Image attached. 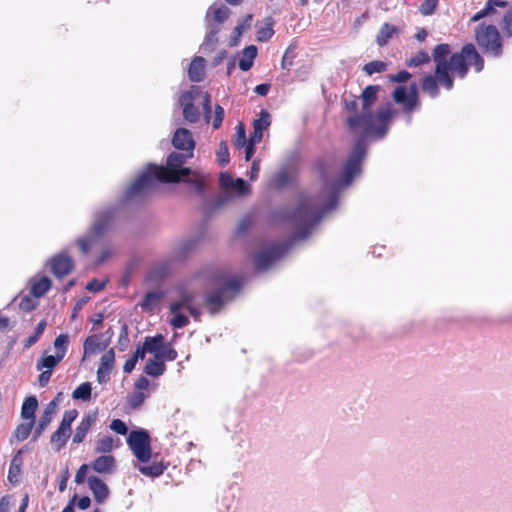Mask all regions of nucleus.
Instances as JSON below:
<instances>
[{"instance_id":"c85d7f7f","label":"nucleus","mask_w":512,"mask_h":512,"mask_svg":"<svg viewBox=\"0 0 512 512\" xmlns=\"http://www.w3.org/2000/svg\"><path fill=\"white\" fill-rule=\"evenodd\" d=\"M380 90H381L380 85L366 86L360 95L362 108L371 109L377 100V96H378V93Z\"/></svg>"},{"instance_id":"ea45409f","label":"nucleus","mask_w":512,"mask_h":512,"mask_svg":"<svg viewBox=\"0 0 512 512\" xmlns=\"http://www.w3.org/2000/svg\"><path fill=\"white\" fill-rule=\"evenodd\" d=\"M396 32L397 28L395 26L384 23L376 36V43L380 47L385 46Z\"/></svg>"},{"instance_id":"4be33fe9","label":"nucleus","mask_w":512,"mask_h":512,"mask_svg":"<svg viewBox=\"0 0 512 512\" xmlns=\"http://www.w3.org/2000/svg\"><path fill=\"white\" fill-rule=\"evenodd\" d=\"M180 182H184V183L191 185L195 189V192L198 195H202L205 192V189H206L205 177L197 171H193L191 169L190 173L181 174Z\"/></svg>"},{"instance_id":"69168bd1","label":"nucleus","mask_w":512,"mask_h":512,"mask_svg":"<svg viewBox=\"0 0 512 512\" xmlns=\"http://www.w3.org/2000/svg\"><path fill=\"white\" fill-rule=\"evenodd\" d=\"M438 5V0H424L420 5L419 11L424 16H429L434 13Z\"/></svg>"},{"instance_id":"f03ea898","label":"nucleus","mask_w":512,"mask_h":512,"mask_svg":"<svg viewBox=\"0 0 512 512\" xmlns=\"http://www.w3.org/2000/svg\"><path fill=\"white\" fill-rule=\"evenodd\" d=\"M350 184L342 182V174L339 178L332 181L329 187V196L327 201L322 205L320 210L314 213L313 209L303 200L293 209H284L277 211L276 217L281 221L288 222L295 231L287 240L293 241V245L297 242L307 239L313 228L319 224L322 218L329 212L335 210L339 204V196L341 191Z\"/></svg>"},{"instance_id":"c03bdc74","label":"nucleus","mask_w":512,"mask_h":512,"mask_svg":"<svg viewBox=\"0 0 512 512\" xmlns=\"http://www.w3.org/2000/svg\"><path fill=\"white\" fill-rule=\"evenodd\" d=\"M434 73L438 80V83H440L445 89L451 90L453 88L454 78H453V75L450 73L449 69H447V68L435 69Z\"/></svg>"},{"instance_id":"de8ad7c7","label":"nucleus","mask_w":512,"mask_h":512,"mask_svg":"<svg viewBox=\"0 0 512 512\" xmlns=\"http://www.w3.org/2000/svg\"><path fill=\"white\" fill-rule=\"evenodd\" d=\"M178 357L177 351L171 346V343L165 342L160 352L156 354L155 359L161 360L162 362L166 361H174Z\"/></svg>"},{"instance_id":"2eb2a0df","label":"nucleus","mask_w":512,"mask_h":512,"mask_svg":"<svg viewBox=\"0 0 512 512\" xmlns=\"http://www.w3.org/2000/svg\"><path fill=\"white\" fill-rule=\"evenodd\" d=\"M98 417V409H95L93 411H89L88 413L84 414L81 421L77 425L75 429V433L73 435V443L80 444L84 441L88 431L90 430L91 426L96 422Z\"/></svg>"},{"instance_id":"09e8293b","label":"nucleus","mask_w":512,"mask_h":512,"mask_svg":"<svg viewBox=\"0 0 512 512\" xmlns=\"http://www.w3.org/2000/svg\"><path fill=\"white\" fill-rule=\"evenodd\" d=\"M53 345L56 350V355H61V359H63L68 350L69 335L66 333H62V334L58 335L55 338Z\"/></svg>"},{"instance_id":"f257e3e1","label":"nucleus","mask_w":512,"mask_h":512,"mask_svg":"<svg viewBox=\"0 0 512 512\" xmlns=\"http://www.w3.org/2000/svg\"><path fill=\"white\" fill-rule=\"evenodd\" d=\"M193 156L192 153L171 152L166 161V165H156L149 163L144 171L135 179V181L125 191L122 201H143L148 194L162 183H179L181 174L191 172V168L184 167L187 159Z\"/></svg>"},{"instance_id":"9d476101","label":"nucleus","mask_w":512,"mask_h":512,"mask_svg":"<svg viewBox=\"0 0 512 512\" xmlns=\"http://www.w3.org/2000/svg\"><path fill=\"white\" fill-rule=\"evenodd\" d=\"M200 94V88L192 86L190 90L182 92L179 96L178 104L182 108L183 118L188 123H196L200 118V111L193 103Z\"/></svg>"},{"instance_id":"b1692460","label":"nucleus","mask_w":512,"mask_h":512,"mask_svg":"<svg viewBox=\"0 0 512 512\" xmlns=\"http://www.w3.org/2000/svg\"><path fill=\"white\" fill-rule=\"evenodd\" d=\"M116 466L115 457L112 455H101L97 457L91 467L92 469L100 474H110L114 471Z\"/></svg>"},{"instance_id":"603ef678","label":"nucleus","mask_w":512,"mask_h":512,"mask_svg":"<svg viewBox=\"0 0 512 512\" xmlns=\"http://www.w3.org/2000/svg\"><path fill=\"white\" fill-rule=\"evenodd\" d=\"M46 326H47L46 320H41L37 324L34 333L26 339V341L24 343V348H29L32 345H34L39 340V338L42 336V334L44 333Z\"/></svg>"},{"instance_id":"a878e982","label":"nucleus","mask_w":512,"mask_h":512,"mask_svg":"<svg viewBox=\"0 0 512 512\" xmlns=\"http://www.w3.org/2000/svg\"><path fill=\"white\" fill-rule=\"evenodd\" d=\"M38 400L36 396H28L23 401L22 407H21V418L32 422V424H35L36 422V410L38 408Z\"/></svg>"},{"instance_id":"473e14b6","label":"nucleus","mask_w":512,"mask_h":512,"mask_svg":"<svg viewBox=\"0 0 512 512\" xmlns=\"http://www.w3.org/2000/svg\"><path fill=\"white\" fill-rule=\"evenodd\" d=\"M163 296L164 292L161 290L149 291L144 295L140 306L144 311L151 312L154 310L156 304L162 299Z\"/></svg>"},{"instance_id":"a19ab883","label":"nucleus","mask_w":512,"mask_h":512,"mask_svg":"<svg viewBox=\"0 0 512 512\" xmlns=\"http://www.w3.org/2000/svg\"><path fill=\"white\" fill-rule=\"evenodd\" d=\"M61 355H43L36 363V369L41 371L45 370L53 371V369L62 361Z\"/></svg>"},{"instance_id":"f8f14e48","label":"nucleus","mask_w":512,"mask_h":512,"mask_svg":"<svg viewBox=\"0 0 512 512\" xmlns=\"http://www.w3.org/2000/svg\"><path fill=\"white\" fill-rule=\"evenodd\" d=\"M398 111L392 108V104L387 102L385 106L379 107L375 113V119L379 122L376 125V139L381 140L386 137L390 122L397 115Z\"/></svg>"},{"instance_id":"423d86ee","label":"nucleus","mask_w":512,"mask_h":512,"mask_svg":"<svg viewBox=\"0 0 512 512\" xmlns=\"http://www.w3.org/2000/svg\"><path fill=\"white\" fill-rule=\"evenodd\" d=\"M475 41L481 51L493 58H500L503 54V39L494 24L480 23L474 30Z\"/></svg>"},{"instance_id":"6e6d98bb","label":"nucleus","mask_w":512,"mask_h":512,"mask_svg":"<svg viewBox=\"0 0 512 512\" xmlns=\"http://www.w3.org/2000/svg\"><path fill=\"white\" fill-rule=\"evenodd\" d=\"M508 5L509 3L506 0H487L483 8V13L488 17L496 13L497 7L506 8Z\"/></svg>"},{"instance_id":"e2e57ef3","label":"nucleus","mask_w":512,"mask_h":512,"mask_svg":"<svg viewBox=\"0 0 512 512\" xmlns=\"http://www.w3.org/2000/svg\"><path fill=\"white\" fill-rule=\"evenodd\" d=\"M294 58H295L294 48L292 46H289L286 49V51L282 57V61H281L282 69L290 70V68L293 66Z\"/></svg>"},{"instance_id":"680f3d73","label":"nucleus","mask_w":512,"mask_h":512,"mask_svg":"<svg viewBox=\"0 0 512 512\" xmlns=\"http://www.w3.org/2000/svg\"><path fill=\"white\" fill-rule=\"evenodd\" d=\"M129 334L127 324H123L120 330L117 347L120 351H125L129 345Z\"/></svg>"},{"instance_id":"7ed1b4c3","label":"nucleus","mask_w":512,"mask_h":512,"mask_svg":"<svg viewBox=\"0 0 512 512\" xmlns=\"http://www.w3.org/2000/svg\"><path fill=\"white\" fill-rule=\"evenodd\" d=\"M374 117L371 109L362 108L358 114L348 115L346 118L347 127L352 133H356L361 128L363 131L354 139L348 158L341 170L344 184H351L362 172V163L367 155L366 140L368 137L376 139Z\"/></svg>"},{"instance_id":"13d9d810","label":"nucleus","mask_w":512,"mask_h":512,"mask_svg":"<svg viewBox=\"0 0 512 512\" xmlns=\"http://www.w3.org/2000/svg\"><path fill=\"white\" fill-rule=\"evenodd\" d=\"M170 313L173 316L169 323L174 329H181L189 324V318L186 315L180 313V311Z\"/></svg>"},{"instance_id":"0eeeda50","label":"nucleus","mask_w":512,"mask_h":512,"mask_svg":"<svg viewBox=\"0 0 512 512\" xmlns=\"http://www.w3.org/2000/svg\"><path fill=\"white\" fill-rule=\"evenodd\" d=\"M243 283L237 278L232 277L224 282L219 288L207 293L205 295V304L208 306V311L211 315L217 314L229 301H231L235 294L240 292Z\"/></svg>"},{"instance_id":"5701e85b","label":"nucleus","mask_w":512,"mask_h":512,"mask_svg":"<svg viewBox=\"0 0 512 512\" xmlns=\"http://www.w3.org/2000/svg\"><path fill=\"white\" fill-rule=\"evenodd\" d=\"M206 60L201 56H195L188 68V78L192 82H201L205 75Z\"/></svg>"},{"instance_id":"39448f33","label":"nucleus","mask_w":512,"mask_h":512,"mask_svg":"<svg viewBox=\"0 0 512 512\" xmlns=\"http://www.w3.org/2000/svg\"><path fill=\"white\" fill-rule=\"evenodd\" d=\"M230 15L231 10L225 5H221L219 7L211 5L207 9L204 18L207 32L204 41L200 46V50L203 53H211L216 49L221 25L230 17Z\"/></svg>"},{"instance_id":"2f4dec72","label":"nucleus","mask_w":512,"mask_h":512,"mask_svg":"<svg viewBox=\"0 0 512 512\" xmlns=\"http://www.w3.org/2000/svg\"><path fill=\"white\" fill-rule=\"evenodd\" d=\"M421 89L424 93H427L432 99L439 96L440 89L435 74H427L422 78Z\"/></svg>"},{"instance_id":"f704fd0d","label":"nucleus","mask_w":512,"mask_h":512,"mask_svg":"<svg viewBox=\"0 0 512 512\" xmlns=\"http://www.w3.org/2000/svg\"><path fill=\"white\" fill-rule=\"evenodd\" d=\"M293 177L287 172L285 168L276 172L271 179V186L276 190H282L292 183Z\"/></svg>"},{"instance_id":"bb28decb","label":"nucleus","mask_w":512,"mask_h":512,"mask_svg":"<svg viewBox=\"0 0 512 512\" xmlns=\"http://www.w3.org/2000/svg\"><path fill=\"white\" fill-rule=\"evenodd\" d=\"M258 48L256 45H248L242 50V57L239 60L238 66L240 70L246 72L249 71L254 64V60L257 57Z\"/></svg>"},{"instance_id":"4d7b16f0","label":"nucleus","mask_w":512,"mask_h":512,"mask_svg":"<svg viewBox=\"0 0 512 512\" xmlns=\"http://www.w3.org/2000/svg\"><path fill=\"white\" fill-rule=\"evenodd\" d=\"M113 449V437L106 435L97 440L95 451L97 453H109Z\"/></svg>"},{"instance_id":"20e7f679","label":"nucleus","mask_w":512,"mask_h":512,"mask_svg":"<svg viewBox=\"0 0 512 512\" xmlns=\"http://www.w3.org/2000/svg\"><path fill=\"white\" fill-rule=\"evenodd\" d=\"M126 203L127 202H123L121 199L118 203L108 205L94 212L93 222L87 233L78 237L76 240V244L83 254H88L92 243L103 237L109 231L121 207Z\"/></svg>"},{"instance_id":"3c124183","label":"nucleus","mask_w":512,"mask_h":512,"mask_svg":"<svg viewBox=\"0 0 512 512\" xmlns=\"http://www.w3.org/2000/svg\"><path fill=\"white\" fill-rule=\"evenodd\" d=\"M388 68V64L381 60H373L369 63H366L362 70L365 72L366 75L371 76L375 73H382L385 72Z\"/></svg>"},{"instance_id":"412c9836","label":"nucleus","mask_w":512,"mask_h":512,"mask_svg":"<svg viewBox=\"0 0 512 512\" xmlns=\"http://www.w3.org/2000/svg\"><path fill=\"white\" fill-rule=\"evenodd\" d=\"M463 52L467 56L468 67L473 66L477 73L481 72L484 68V59L477 51L473 43H466L463 45Z\"/></svg>"},{"instance_id":"49530a36","label":"nucleus","mask_w":512,"mask_h":512,"mask_svg":"<svg viewBox=\"0 0 512 512\" xmlns=\"http://www.w3.org/2000/svg\"><path fill=\"white\" fill-rule=\"evenodd\" d=\"M92 384L90 382H83L77 386L72 392L74 400L89 401L91 399Z\"/></svg>"},{"instance_id":"5fc2aeb1","label":"nucleus","mask_w":512,"mask_h":512,"mask_svg":"<svg viewBox=\"0 0 512 512\" xmlns=\"http://www.w3.org/2000/svg\"><path fill=\"white\" fill-rule=\"evenodd\" d=\"M236 133L234 136V144L237 149H242L248 143V139L246 137V129L242 122L238 123L236 126Z\"/></svg>"},{"instance_id":"dca6fc26","label":"nucleus","mask_w":512,"mask_h":512,"mask_svg":"<svg viewBox=\"0 0 512 512\" xmlns=\"http://www.w3.org/2000/svg\"><path fill=\"white\" fill-rule=\"evenodd\" d=\"M115 352L114 349L106 351L100 358L99 366L97 369V381L100 384H105L109 380V374L114 366Z\"/></svg>"},{"instance_id":"79ce46f5","label":"nucleus","mask_w":512,"mask_h":512,"mask_svg":"<svg viewBox=\"0 0 512 512\" xmlns=\"http://www.w3.org/2000/svg\"><path fill=\"white\" fill-rule=\"evenodd\" d=\"M165 370V363L157 359H149L144 367V372L151 377H159Z\"/></svg>"},{"instance_id":"6ab92c4d","label":"nucleus","mask_w":512,"mask_h":512,"mask_svg":"<svg viewBox=\"0 0 512 512\" xmlns=\"http://www.w3.org/2000/svg\"><path fill=\"white\" fill-rule=\"evenodd\" d=\"M447 69L455 71L460 78H464L468 73L467 56L463 52V47L460 52L452 53Z\"/></svg>"},{"instance_id":"72a5a7b5","label":"nucleus","mask_w":512,"mask_h":512,"mask_svg":"<svg viewBox=\"0 0 512 512\" xmlns=\"http://www.w3.org/2000/svg\"><path fill=\"white\" fill-rule=\"evenodd\" d=\"M265 26L257 28L256 31V39L259 42H267L269 41L275 31L273 29V25L275 24V20L272 16H268L264 19Z\"/></svg>"},{"instance_id":"393cba45","label":"nucleus","mask_w":512,"mask_h":512,"mask_svg":"<svg viewBox=\"0 0 512 512\" xmlns=\"http://www.w3.org/2000/svg\"><path fill=\"white\" fill-rule=\"evenodd\" d=\"M451 53V47L447 43H441L435 46L432 51V58L435 62V69L447 68L449 60L448 55Z\"/></svg>"},{"instance_id":"cd10ccee","label":"nucleus","mask_w":512,"mask_h":512,"mask_svg":"<svg viewBox=\"0 0 512 512\" xmlns=\"http://www.w3.org/2000/svg\"><path fill=\"white\" fill-rule=\"evenodd\" d=\"M54 414H55V412H53L49 408L45 407V409L42 412V414L38 420V423L33 431L31 442H35L36 440H38V438L42 435V433L45 431V429L51 423Z\"/></svg>"},{"instance_id":"aec40b11","label":"nucleus","mask_w":512,"mask_h":512,"mask_svg":"<svg viewBox=\"0 0 512 512\" xmlns=\"http://www.w3.org/2000/svg\"><path fill=\"white\" fill-rule=\"evenodd\" d=\"M200 241L199 236L189 237L181 241L173 251V256L177 261H184L195 250Z\"/></svg>"},{"instance_id":"0e129e2a","label":"nucleus","mask_w":512,"mask_h":512,"mask_svg":"<svg viewBox=\"0 0 512 512\" xmlns=\"http://www.w3.org/2000/svg\"><path fill=\"white\" fill-rule=\"evenodd\" d=\"M37 306V302L32 298V295H25L21 298L19 303L20 310L24 312H31Z\"/></svg>"},{"instance_id":"774afa93","label":"nucleus","mask_w":512,"mask_h":512,"mask_svg":"<svg viewBox=\"0 0 512 512\" xmlns=\"http://www.w3.org/2000/svg\"><path fill=\"white\" fill-rule=\"evenodd\" d=\"M110 429L119 435H126L128 433V426L121 419H113L110 423Z\"/></svg>"},{"instance_id":"6e6552de","label":"nucleus","mask_w":512,"mask_h":512,"mask_svg":"<svg viewBox=\"0 0 512 512\" xmlns=\"http://www.w3.org/2000/svg\"><path fill=\"white\" fill-rule=\"evenodd\" d=\"M293 241L284 240L271 244L267 249L259 251L254 257V268L258 273L269 270L273 264L282 259L293 247Z\"/></svg>"},{"instance_id":"bf43d9fd","label":"nucleus","mask_w":512,"mask_h":512,"mask_svg":"<svg viewBox=\"0 0 512 512\" xmlns=\"http://www.w3.org/2000/svg\"><path fill=\"white\" fill-rule=\"evenodd\" d=\"M220 166L225 167L229 163V149L225 141L219 143V148L216 153Z\"/></svg>"},{"instance_id":"052dcab7","label":"nucleus","mask_w":512,"mask_h":512,"mask_svg":"<svg viewBox=\"0 0 512 512\" xmlns=\"http://www.w3.org/2000/svg\"><path fill=\"white\" fill-rule=\"evenodd\" d=\"M232 189L235 191L237 195L244 196L249 193L250 184L243 178H237L234 180Z\"/></svg>"},{"instance_id":"c9c22d12","label":"nucleus","mask_w":512,"mask_h":512,"mask_svg":"<svg viewBox=\"0 0 512 512\" xmlns=\"http://www.w3.org/2000/svg\"><path fill=\"white\" fill-rule=\"evenodd\" d=\"M166 466L162 461H154L149 464L140 465L138 470L145 476L152 478L159 477L164 473Z\"/></svg>"},{"instance_id":"338daca9","label":"nucleus","mask_w":512,"mask_h":512,"mask_svg":"<svg viewBox=\"0 0 512 512\" xmlns=\"http://www.w3.org/2000/svg\"><path fill=\"white\" fill-rule=\"evenodd\" d=\"M145 400V394L141 391L134 392L128 398V403L131 408L137 409L139 408Z\"/></svg>"},{"instance_id":"864d4df0","label":"nucleus","mask_w":512,"mask_h":512,"mask_svg":"<svg viewBox=\"0 0 512 512\" xmlns=\"http://www.w3.org/2000/svg\"><path fill=\"white\" fill-rule=\"evenodd\" d=\"M431 61L430 55L425 50H420L415 56L407 60L406 65L408 67H418L422 64H427Z\"/></svg>"},{"instance_id":"f3484780","label":"nucleus","mask_w":512,"mask_h":512,"mask_svg":"<svg viewBox=\"0 0 512 512\" xmlns=\"http://www.w3.org/2000/svg\"><path fill=\"white\" fill-rule=\"evenodd\" d=\"M87 483L95 501L99 504L104 503L110 494L108 485L100 477L95 475L89 476Z\"/></svg>"},{"instance_id":"8fccbe9b","label":"nucleus","mask_w":512,"mask_h":512,"mask_svg":"<svg viewBox=\"0 0 512 512\" xmlns=\"http://www.w3.org/2000/svg\"><path fill=\"white\" fill-rule=\"evenodd\" d=\"M500 28L504 34L505 37L511 38L512 37V5H508V9L504 13L500 23Z\"/></svg>"},{"instance_id":"a18cd8bd","label":"nucleus","mask_w":512,"mask_h":512,"mask_svg":"<svg viewBox=\"0 0 512 512\" xmlns=\"http://www.w3.org/2000/svg\"><path fill=\"white\" fill-rule=\"evenodd\" d=\"M34 426L35 424H32L30 421L19 424L13 432L10 443H13V438H16V440L19 442L26 440Z\"/></svg>"},{"instance_id":"c756f323","label":"nucleus","mask_w":512,"mask_h":512,"mask_svg":"<svg viewBox=\"0 0 512 512\" xmlns=\"http://www.w3.org/2000/svg\"><path fill=\"white\" fill-rule=\"evenodd\" d=\"M52 287V281L48 276H42L40 279L31 282L30 294L34 298L43 297Z\"/></svg>"},{"instance_id":"58836bf2","label":"nucleus","mask_w":512,"mask_h":512,"mask_svg":"<svg viewBox=\"0 0 512 512\" xmlns=\"http://www.w3.org/2000/svg\"><path fill=\"white\" fill-rule=\"evenodd\" d=\"M194 299L195 294L193 292L183 291L180 295V299L170 304L169 310L170 312H177L182 308L188 309V307L192 305Z\"/></svg>"},{"instance_id":"37998d69","label":"nucleus","mask_w":512,"mask_h":512,"mask_svg":"<svg viewBox=\"0 0 512 512\" xmlns=\"http://www.w3.org/2000/svg\"><path fill=\"white\" fill-rule=\"evenodd\" d=\"M270 125L271 115L267 110L262 109L259 113V117L253 120V130L263 135L264 131L267 130Z\"/></svg>"},{"instance_id":"4c0bfd02","label":"nucleus","mask_w":512,"mask_h":512,"mask_svg":"<svg viewBox=\"0 0 512 512\" xmlns=\"http://www.w3.org/2000/svg\"><path fill=\"white\" fill-rule=\"evenodd\" d=\"M22 453H24V449L18 450L17 453L13 456V458L11 460L9 472H8V480L11 483L18 482L17 477L20 474L21 466H22V457H21Z\"/></svg>"},{"instance_id":"1a4fd4ad","label":"nucleus","mask_w":512,"mask_h":512,"mask_svg":"<svg viewBox=\"0 0 512 512\" xmlns=\"http://www.w3.org/2000/svg\"><path fill=\"white\" fill-rule=\"evenodd\" d=\"M127 444L139 462H149L152 453L151 438L146 429L132 430L127 437Z\"/></svg>"},{"instance_id":"4468645a","label":"nucleus","mask_w":512,"mask_h":512,"mask_svg":"<svg viewBox=\"0 0 512 512\" xmlns=\"http://www.w3.org/2000/svg\"><path fill=\"white\" fill-rule=\"evenodd\" d=\"M172 145L177 150L187 151L193 154L195 141L192 132L183 127L176 129L172 138Z\"/></svg>"},{"instance_id":"ddd939ff","label":"nucleus","mask_w":512,"mask_h":512,"mask_svg":"<svg viewBox=\"0 0 512 512\" xmlns=\"http://www.w3.org/2000/svg\"><path fill=\"white\" fill-rule=\"evenodd\" d=\"M47 265L50 266L51 273L59 279L71 273L74 268L73 259L64 253H58L52 256L47 261Z\"/></svg>"},{"instance_id":"e433bc0d","label":"nucleus","mask_w":512,"mask_h":512,"mask_svg":"<svg viewBox=\"0 0 512 512\" xmlns=\"http://www.w3.org/2000/svg\"><path fill=\"white\" fill-rule=\"evenodd\" d=\"M146 346L148 353L154 355L158 354L165 343V338L162 334H156L155 336H146L143 342Z\"/></svg>"},{"instance_id":"7c9ffc66","label":"nucleus","mask_w":512,"mask_h":512,"mask_svg":"<svg viewBox=\"0 0 512 512\" xmlns=\"http://www.w3.org/2000/svg\"><path fill=\"white\" fill-rule=\"evenodd\" d=\"M101 335L94 334L87 337L83 344L84 355H92L98 351L106 350L107 343L100 342Z\"/></svg>"},{"instance_id":"9b49d317","label":"nucleus","mask_w":512,"mask_h":512,"mask_svg":"<svg viewBox=\"0 0 512 512\" xmlns=\"http://www.w3.org/2000/svg\"><path fill=\"white\" fill-rule=\"evenodd\" d=\"M78 416L76 409L64 412L56 431L51 435V443L55 445V451H60L67 443L70 436L71 425Z\"/></svg>"},{"instance_id":"a211bd4d","label":"nucleus","mask_w":512,"mask_h":512,"mask_svg":"<svg viewBox=\"0 0 512 512\" xmlns=\"http://www.w3.org/2000/svg\"><path fill=\"white\" fill-rule=\"evenodd\" d=\"M392 98L395 103L403 106V111L405 113L410 114L415 109L418 108L416 103L408 95L407 87L404 85H399L394 89V91L392 93Z\"/></svg>"}]
</instances>
